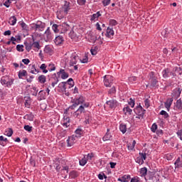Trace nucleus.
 Here are the masks:
<instances>
[{
	"label": "nucleus",
	"mask_w": 182,
	"mask_h": 182,
	"mask_svg": "<svg viewBox=\"0 0 182 182\" xmlns=\"http://www.w3.org/2000/svg\"><path fill=\"white\" fill-rule=\"evenodd\" d=\"M134 113H136V114H138V116H144V113H146V110L143 109V107H141V105L136 107L134 109Z\"/></svg>",
	"instance_id": "10"
},
{
	"label": "nucleus",
	"mask_w": 182,
	"mask_h": 182,
	"mask_svg": "<svg viewBox=\"0 0 182 182\" xmlns=\"http://www.w3.org/2000/svg\"><path fill=\"white\" fill-rule=\"evenodd\" d=\"M102 4L104 6H107V5L110 4V0H103Z\"/></svg>",
	"instance_id": "64"
},
{
	"label": "nucleus",
	"mask_w": 182,
	"mask_h": 182,
	"mask_svg": "<svg viewBox=\"0 0 182 182\" xmlns=\"http://www.w3.org/2000/svg\"><path fill=\"white\" fill-rule=\"evenodd\" d=\"M77 59H79V56L76 55H73L70 60V66H73L76 65V63H77Z\"/></svg>",
	"instance_id": "16"
},
{
	"label": "nucleus",
	"mask_w": 182,
	"mask_h": 182,
	"mask_svg": "<svg viewBox=\"0 0 182 182\" xmlns=\"http://www.w3.org/2000/svg\"><path fill=\"white\" fill-rule=\"evenodd\" d=\"M123 112H124V114H126L127 116L129 114H132V112H133V110H132V109H130V107L129 106H127V107H124Z\"/></svg>",
	"instance_id": "26"
},
{
	"label": "nucleus",
	"mask_w": 182,
	"mask_h": 182,
	"mask_svg": "<svg viewBox=\"0 0 182 182\" xmlns=\"http://www.w3.org/2000/svg\"><path fill=\"white\" fill-rule=\"evenodd\" d=\"M86 163H87V159L85 156L80 161V166H85Z\"/></svg>",
	"instance_id": "45"
},
{
	"label": "nucleus",
	"mask_w": 182,
	"mask_h": 182,
	"mask_svg": "<svg viewBox=\"0 0 182 182\" xmlns=\"http://www.w3.org/2000/svg\"><path fill=\"white\" fill-rule=\"evenodd\" d=\"M113 83V77L112 75H105L104 85L106 87H110Z\"/></svg>",
	"instance_id": "5"
},
{
	"label": "nucleus",
	"mask_w": 182,
	"mask_h": 182,
	"mask_svg": "<svg viewBox=\"0 0 182 182\" xmlns=\"http://www.w3.org/2000/svg\"><path fill=\"white\" fill-rule=\"evenodd\" d=\"M176 168H181L182 167V159L178 158L174 163Z\"/></svg>",
	"instance_id": "24"
},
{
	"label": "nucleus",
	"mask_w": 182,
	"mask_h": 182,
	"mask_svg": "<svg viewBox=\"0 0 182 182\" xmlns=\"http://www.w3.org/2000/svg\"><path fill=\"white\" fill-rule=\"evenodd\" d=\"M104 141H107V140H112V135L109 133V129H107V134L102 138Z\"/></svg>",
	"instance_id": "29"
},
{
	"label": "nucleus",
	"mask_w": 182,
	"mask_h": 182,
	"mask_svg": "<svg viewBox=\"0 0 182 182\" xmlns=\"http://www.w3.org/2000/svg\"><path fill=\"white\" fill-rule=\"evenodd\" d=\"M46 64H42L41 66H40V69L41 70H43V73H48V70H46Z\"/></svg>",
	"instance_id": "43"
},
{
	"label": "nucleus",
	"mask_w": 182,
	"mask_h": 182,
	"mask_svg": "<svg viewBox=\"0 0 182 182\" xmlns=\"http://www.w3.org/2000/svg\"><path fill=\"white\" fill-rule=\"evenodd\" d=\"M89 104H83V105H80L78 109L73 113L74 117H77L79 119L82 113H85V107H89Z\"/></svg>",
	"instance_id": "1"
},
{
	"label": "nucleus",
	"mask_w": 182,
	"mask_h": 182,
	"mask_svg": "<svg viewBox=\"0 0 182 182\" xmlns=\"http://www.w3.org/2000/svg\"><path fill=\"white\" fill-rule=\"evenodd\" d=\"M75 135H74L76 138L80 137L82 134H83V131L81 129H77L75 132Z\"/></svg>",
	"instance_id": "36"
},
{
	"label": "nucleus",
	"mask_w": 182,
	"mask_h": 182,
	"mask_svg": "<svg viewBox=\"0 0 182 182\" xmlns=\"http://www.w3.org/2000/svg\"><path fill=\"white\" fill-rule=\"evenodd\" d=\"M109 25H112V26H116L117 25V21L114 19L109 20Z\"/></svg>",
	"instance_id": "55"
},
{
	"label": "nucleus",
	"mask_w": 182,
	"mask_h": 182,
	"mask_svg": "<svg viewBox=\"0 0 182 182\" xmlns=\"http://www.w3.org/2000/svg\"><path fill=\"white\" fill-rule=\"evenodd\" d=\"M54 42L55 45H62L64 42L63 37L62 36H58L55 37Z\"/></svg>",
	"instance_id": "19"
},
{
	"label": "nucleus",
	"mask_w": 182,
	"mask_h": 182,
	"mask_svg": "<svg viewBox=\"0 0 182 182\" xmlns=\"http://www.w3.org/2000/svg\"><path fill=\"white\" fill-rule=\"evenodd\" d=\"M113 35H114V31H113V28L108 27L107 28L105 36H107V38H112Z\"/></svg>",
	"instance_id": "20"
},
{
	"label": "nucleus",
	"mask_w": 182,
	"mask_h": 182,
	"mask_svg": "<svg viewBox=\"0 0 182 182\" xmlns=\"http://www.w3.org/2000/svg\"><path fill=\"white\" fill-rule=\"evenodd\" d=\"M171 51L173 52V53H176V54L180 53V51H179V50L178 49L177 47L172 48Z\"/></svg>",
	"instance_id": "58"
},
{
	"label": "nucleus",
	"mask_w": 182,
	"mask_h": 182,
	"mask_svg": "<svg viewBox=\"0 0 182 182\" xmlns=\"http://www.w3.org/2000/svg\"><path fill=\"white\" fill-rule=\"evenodd\" d=\"M166 109H167L168 112L170 110V107L171 105H173V98H168L166 102L164 103Z\"/></svg>",
	"instance_id": "21"
},
{
	"label": "nucleus",
	"mask_w": 182,
	"mask_h": 182,
	"mask_svg": "<svg viewBox=\"0 0 182 182\" xmlns=\"http://www.w3.org/2000/svg\"><path fill=\"white\" fill-rule=\"evenodd\" d=\"M88 60H89V58H87V55H85L82 59H80V62L82 63H87Z\"/></svg>",
	"instance_id": "52"
},
{
	"label": "nucleus",
	"mask_w": 182,
	"mask_h": 182,
	"mask_svg": "<svg viewBox=\"0 0 182 182\" xmlns=\"http://www.w3.org/2000/svg\"><path fill=\"white\" fill-rule=\"evenodd\" d=\"M34 116L32 113L27 114L24 116V119H26L27 120H29L30 122H33Z\"/></svg>",
	"instance_id": "30"
},
{
	"label": "nucleus",
	"mask_w": 182,
	"mask_h": 182,
	"mask_svg": "<svg viewBox=\"0 0 182 182\" xmlns=\"http://www.w3.org/2000/svg\"><path fill=\"white\" fill-rule=\"evenodd\" d=\"M5 136H8V137H11L12 134H14V131L12 129H9L4 132Z\"/></svg>",
	"instance_id": "39"
},
{
	"label": "nucleus",
	"mask_w": 182,
	"mask_h": 182,
	"mask_svg": "<svg viewBox=\"0 0 182 182\" xmlns=\"http://www.w3.org/2000/svg\"><path fill=\"white\" fill-rule=\"evenodd\" d=\"M131 182H140V178H139L137 176H135L131 179Z\"/></svg>",
	"instance_id": "62"
},
{
	"label": "nucleus",
	"mask_w": 182,
	"mask_h": 182,
	"mask_svg": "<svg viewBox=\"0 0 182 182\" xmlns=\"http://www.w3.org/2000/svg\"><path fill=\"white\" fill-rule=\"evenodd\" d=\"M1 82V85H6L7 87H9L14 85V79L9 78L8 75L2 77Z\"/></svg>",
	"instance_id": "2"
},
{
	"label": "nucleus",
	"mask_w": 182,
	"mask_h": 182,
	"mask_svg": "<svg viewBox=\"0 0 182 182\" xmlns=\"http://www.w3.org/2000/svg\"><path fill=\"white\" fill-rule=\"evenodd\" d=\"M170 73V70L168 68H166L162 71V76L163 77H168Z\"/></svg>",
	"instance_id": "35"
},
{
	"label": "nucleus",
	"mask_w": 182,
	"mask_h": 182,
	"mask_svg": "<svg viewBox=\"0 0 182 182\" xmlns=\"http://www.w3.org/2000/svg\"><path fill=\"white\" fill-rule=\"evenodd\" d=\"M103 177H104V178H107V176H106V175H105V173H99V175H98V178L100 179V180H103Z\"/></svg>",
	"instance_id": "59"
},
{
	"label": "nucleus",
	"mask_w": 182,
	"mask_h": 182,
	"mask_svg": "<svg viewBox=\"0 0 182 182\" xmlns=\"http://www.w3.org/2000/svg\"><path fill=\"white\" fill-rule=\"evenodd\" d=\"M106 105L109 109H116V107H117V101L112 99L107 101Z\"/></svg>",
	"instance_id": "9"
},
{
	"label": "nucleus",
	"mask_w": 182,
	"mask_h": 182,
	"mask_svg": "<svg viewBox=\"0 0 182 182\" xmlns=\"http://www.w3.org/2000/svg\"><path fill=\"white\" fill-rule=\"evenodd\" d=\"M119 130L122 132V133H123V134H124V133L127 132V127H126V124H121L119 125Z\"/></svg>",
	"instance_id": "34"
},
{
	"label": "nucleus",
	"mask_w": 182,
	"mask_h": 182,
	"mask_svg": "<svg viewBox=\"0 0 182 182\" xmlns=\"http://www.w3.org/2000/svg\"><path fill=\"white\" fill-rule=\"evenodd\" d=\"M149 83L151 87H154L157 83H159V80H157V77L154 75V72H151L149 74Z\"/></svg>",
	"instance_id": "3"
},
{
	"label": "nucleus",
	"mask_w": 182,
	"mask_h": 182,
	"mask_svg": "<svg viewBox=\"0 0 182 182\" xmlns=\"http://www.w3.org/2000/svg\"><path fill=\"white\" fill-rule=\"evenodd\" d=\"M58 28H59V26H58V24L53 25L52 29L53 31H54L55 33H58V32H59V29Z\"/></svg>",
	"instance_id": "46"
},
{
	"label": "nucleus",
	"mask_w": 182,
	"mask_h": 182,
	"mask_svg": "<svg viewBox=\"0 0 182 182\" xmlns=\"http://www.w3.org/2000/svg\"><path fill=\"white\" fill-rule=\"evenodd\" d=\"M46 26V25L45 24V23H42V21H37V23L36 24H34V27L36 28V30L38 31H43V29H45V27Z\"/></svg>",
	"instance_id": "12"
},
{
	"label": "nucleus",
	"mask_w": 182,
	"mask_h": 182,
	"mask_svg": "<svg viewBox=\"0 0 182 182\" xmlns=\"http://www.w3.org/2000/svg\"><path fill=\"white\" fill-rule=\"evenodd\" d=\"M95 157V154H93V153H91V154H88L87 155V160H92V159Z\"/></svg>",
	"instance_id": "61"
},
{
	"label": "nucleus",
	"mask_w": 182,
	"mask_h": 182,
	"mask_svg": "<svg viewBox=\"0 0 182 182\" xmlns=\"http://www.w3.org/2000/svg\"><path fill=\"white\" fill-rule=\"evenodd\" d=\"M77 106H79V105H77V104L75 103L74 101L73 104L71 106H70L67 110H69V109H70L71 110H75V109H76V107H77Z\"/></svg>",
	"instance_id": "47"
},
{
	"label": "nucleus",
	"mask_w": 182,
	"mask_h": 182,
	"mask_svg": "<svg viewBox=\"0 0 182 182\" xmlns=\"http://www.w3.org/2000/svg\"><path fill=\"white\" fill-rule=\"evenodd\" d=\"M140 174L141 177H145V176L147 174V168L144 167L141 168Z\"/></svg>",
	"instance_id": "38"
},
{
	"label": "nucleus",
	"mask_w": 182,
	"mask_h": 182,
	"mask_svg": "<svg viewBox=\"0 0 182 182\" xmlns=\"http://www.w3.org/2000/svg\"><path fill=\"white\" fill-rule=\"evenodd\" d=\"M100 16H102V14L100 11H97L96 14L91 16L90 21H92V22H96V21L99 19Z\"/></svg>",
	"instance_id": "17"
},
{
	"label": "nucleus",
	"mask_w": 182,
	"mask_h": 182,
	"mask_svg": "<svg viewBox=\"0 0 182 182\" xmlns=\"http://www.w3.org/2000/svg\"><path fill=\"white\" fill-rule=\"evenodd\" d=\"M64 117H63V127H69L70 126V118H69V117H68V109L65 110V113H64Z\"/></svg>",
	"instance_id": "7"
},
{
	"label": "nucleus",
	"mask_w": 182,
	"mask_h": 182,
	"mask_svg": "<svg viewBox=\"0 0 182 182\" xmlns=\"http://www.w3.org/2000/svg\"><path fill=\"white\" fill-rule=\"evenodd\" d=\"M24 105L26 107L30 108L31 107V97H24Z\"/></svg>",
	"instance_id": "25"
},
{
	"label": "nucleus",
	"mask_w": 182,
	"mask_h": 182,
	"mask_svg": "<svg viewBox=\"0 0 182 182\" xmlns=\"http://www.w3.org/2000/svg\"><path fill=\"white\" fill-rule=\"evenodd\" d=\"M60 9L68 14L69 11H70V3L67 1H64V5H63Z\"/></svg>",
	"instance_id": "13"
},
{
	"label": "nucleus",
	"mask_w": 182,
	"mask_h": 182,
	"mask_svg": "<svg viewBox=\"0 0 182 182\" xmlns=\"http://www.w3.org/2000/svg\"><path fill=\"white\" fill-rule=\"evenodd\" d=\"M38 82H40V83H45V82H46V76L43 75H40L38 77Z\"/></svg>",
	"instance_id": "40"
},
{
	"label": "nucleus",
	"mask_w": 182,
	"mask_h": 182,
	"mask_svg": "<svg viewBox=\"0 0 182 182\" xmlns=\"http://www.w3.org/2000/svg\"><path fill=\"white\" fill-rule=\"evenodd\" d=\"M7 143H9L8 139L4 137V136H0V146H6Z\"/></svg>",
	"instance_id": "22"
},
{
	"label": "nucleus",
	"mask_w": 182,
	"mask_h": 182,
	"mask_svg": "<svg viewBox=\"0 0 182 182\" xmlns=\"http://www.w3.org/2000/svg\"><path fill=\"white\" fill-rule=\"evenodd\" d=\"M24 130H26V132H32V127L29 125H25Z\"/></svg>",
	"instance_id": "57"
},
{
	"label": "nucleus",
	"mask_w": 182,
	"mask_h": 182,
	"mask_svg": "<svg viewBox=\"0 0 182 182\" xmlns=\"http://www.w3.org/2000/svg\"><path fill=\"white\" fill-rule=\"evenodd\" d=\"M28 75V73L25 70H20L18 72V77L19 79H22L24 76H26Z\"/></svg>",
	"instance_id": "33"
},
{
	"label": "nucleus",
	"mask_w": 182,
	"mask_h": 182,
	"mask_svg": "<svg viewBox=\"0 0 182 182\" xmlns=\"http://www.w3.org/2000/svg\"><path fill=\"white\" fill-rule=\"evenodd\" d=\"M44 39L48 42V41H52L53 39V35L50 32V28L48 27L44 33Z\"/></svg>",
	"instance_id": "8"
},
{
	"label": "nucleus",
	"mask_w": 182,
	"mask_h": 182,
	"mask_svg": "<svg viewBox=\"0 0 182 182\" xmlns=\"http://www.w3.org/2000/svg\"><path fill=\"white\" fill-rule=\"evenodd\" d=\"M60 73H61V79H68L69 77V74L65 73V70H60Z\"/></svg>",
	"instance_id": "27"
},
{
	"label": "nucleus",
	"mask_w": 182,
	"mask_h": 182,
	"mask_svg": "<svg viewBox=\"0 0 182 182\" xmlns=\"http://www.w3.org/2000/svg\"><path fill=\"white\" fill-rule=\"evenodd\" d=\"M75 143H76V136L75 135L69 136L67 139L68 147H72Z\"/></svg>",
	"instance_id": "11"
},
{
	"label": "nucleus",
	"mask_w": 182,
	"mask_h": 182,
	"mask_svg": "<svg viewBox=\"0 0 182 182\" xmlns=\"http://www.w3.org/2000/svg\"><path fill=\"white\" fill-rule=\"evenodd\" d=\"M30 73H32L33 75H35L36 73H39V71L36 70V68H35V65H31V70L30 71Z\"/></svg>",
	"instance_id": "42"
},
{
	"label": "nucleus",
	"mask_w": 182,
	"mask_h": 182,
	"mask_svg": "<svg viewBox=\"0 0 182 182\" xmlns=\"http://www.w3.org/2000/svg\"><path fill=\"white\" fill-rule=\"evenodd\" d=\"M55 167L57 170V171H58V173H61V174H68V173H69V166H63V168L58 165V164H55Z\"/></svg>",
	"instance_id": "6"
},
{
	"label": "nucleus",
	"mask_w": 182,
	"mask_h": 182,
	"mask_svg": "<svg viewBox=\"0 0 182 182\" xmlns=\"http://www.w3.org/2000/svg\"><path fill=\"white\" fill-rule=\"evenodd\" d=\"M129 106H131V107H134V100L130 98V101L129 102Z\"/></svg>",
	"instance_id": "63"
},
{
	"label": "nucleus",
	"mask_w": 182,
	"mask_h": 182,
	"mask_svg": "<svg viewBox=\"0 0 182 182\" xmlns=\"http://www.w3.org/2000/svg\"><path fill=\"white\" fill-rule=\"evenodd\" d=\"M130 175H124V176L119 178L118 181L121 182H127L130 181Z\"/></svg>",
	"instance_id": "23"
},
{
	"label": "nucleus",
	"mask_w": 182,
	"mask_h": 182,
	"mask_svg": "<svg viewBox=\"0 0 182 182\" xmlns=\"http://www.w3.org/2000/svg\"><path fill=\"white\" fill-rule=\"evenodd\" d=\"M16 17H15V16H11L10 18H9V23L10 25H11L12 26H14V25H15V23H16Z\"/></svg>",
	"instance_id": "31"
},
{
	"label": "nucleus",
	"mask_w": 182,
	"mask_h": 182,
	"mask_svg": "<svg viewBox=\"0 0 182 182\" xmlns=\"http://www.w3.org/2000/svg\"><path fill=\"white\" fill-rule=\"evenodd\" d=\"M74 102H75L78 106L79 105L83 106V105L89 104V102H85V98L83 97H80L79 98L74 100Z\"/></svg>",
	"instance_id": "14"
},
{
	"label": "nucleus",
	"mask_w": 182,
	"mask_h": 182,
	"mask_svg": "<svg viewBox=\"0 0 182 182\" xmlns=\"http://www.w3.org/2000/svg\"><path fill=\"white\" fill-rule=\"evenodd\" d=\"M45 100V92L41 90L38 92V100Z\"/></svg>",
	"instance_id": "37"
},
{
	"label": "nucleus",
	"mask_w": 182,
	"mask_h": 182,
	"mask_svg": "<svg viewBox=\"0 0 182 182\" xmlns=\"http://www.w3.org/2000/svg\"><path fill=\"white\" fill-rule=\"evenodd\" d=\"M58 82H59V80L58 79V77L54 78V81L52 82L51 86L53 87H55V85H58Z\"/></svg>",
	"instance_id": "60"
},
{
	"label": "nucleus",
	"mask_w": 182,
	"mask_h": 182,
	"mask_svg": "<svg viewBox=\"0 0 182 182\" xmlns=\"http://www.w3.org/2000/svg\"><path fill=\"white\" fill-rule=\"evenodd\" d=\"M160 114H161V116H164V119H167V117H168V113L164 110H161L160 112Z\"/></svg>",
	"instance_id": "50"
},
{
	"label": "nucleus",
	"mask_w": 182,
	"mask_h": 182,
	"mask_svg": "<svg viewBox=\"0 0 182 182\" xmlns=\"http://www.w3.org/2000/svg\"><path fill=\"white\" fill-rule=\"evenodd\" d=\"M70 178H76L77 177V172L73 171L70 173Z\"/></svg>",
	"instance_id": "44"
},
{
	"label": "nucleus",
	"mask_w": 182,
	"mask_h": 182,
	"mask_svg": "<svg viewBox=\"0 0 182 182\" xmlns=\"http://www.w3.org/2000/svg\"><path fill=\"white\" fill-rule=\"evenodd\" d=\"M134 146H136V141L134 140L132 142H129L127 144L128 150H133L134 149Z\"/></svg>",
	"instance_id": "32"
},
{
	"label": "nucleus",
	"mask_w": 182,
	"mask_h": 182,
	"mask_svg": "<svg viewBox=\"0 0 182 182\" xmlns=\"http://www.w3.org/2000/svg\"><path fill=\"white\" fill-rule=\"evenodd\" d=\"M151 130L153 133H156V130H157V125L156 124H153L151 127Z\"/></svg>",
	"instance_id": "56"
},
{
	"label": "nucleus",
	"mask_w": 182,
	"mask_h": 182,
	"mask_svg": "<svg viewBox=\"0 0 182 182\" xmlns=\"http://www.w3.org/2000/svg\"><path fill=\"white\" fill-rule=\"evenodd\" d=\"M20 25H21V28L23 29H24V31H28V25H26V23H25V22H23V21L21 22Z\"/></svg>",
	"instance_id": "49"
},
{
	"label": "nucleus",
	"mask_w": 182,
	"mask_h": 182,
	"mask_svg": "<svg viewBox=\"0 0 182 182\" xmlns=\"http://www.w3.org/2000/svg\"><path fill=\"white\" fill-rule=\"evenodd\" d=\"M33 48H36V49H41V45L39 44V42L36 41L33 43Z\"/></svg>",
	"instance_id": "53"
},
{
	"label": "nucleus",
	"mask_w": 182,
	"mask_h": 182,
	"mask_svg": "<svg viewBox=\"0 0 182 182\" xmlns=\"http://www.w3.org/2000/svg\"><path fill=\"white\" fill-rule=\"evenodd\" d=\"M144 105H145V107L146 109H149V107H150V100H149V99H146L144 100Z\"/></svg>",
	"instance_id": "54"
},
{
	"label": "nucleus",
	"mask_w": 182,
	"mask_h": 182,
	"mask_svg": "<svg viewBox=\"0 0 182 182\" xmlns=\"http://www.w3.org/2000/svg\"><path fill=\"white\" fill-rule=\"evenodd\" d=\"M66 14L62 9L57 11V18L58 19H63L64 16H66Z\"/></svg>",
	"instance_id": "18"
},
{
	"label": "nucleus",
	"mask_w": 182,
	"mask_h": 182,
	"mask_svg": "<svg viewBox=\"0 0 182 182\" xmlns=\"http://www.w3.org/2000/svg\"><path fill=\"white\" fill-rule=\"evenodd\" d=\"M60 28H61L62 33H65V32H68L70 29V26L67 23H63L60 26Z\"/></svg>",
	"instance_id": "15"
},
{
	"label": "nucleus",
	"mask_w": 182,
	"mask_h": 182,
	"mask_svg": "<svg viewBox=\"0 0 182 182\" xmlns=\"http://www.w3.org/2000/svg\"><path fill=\"white\" fill-rule=\"evenodd\" d=\"M48 69L49 72H52L55 70V69H56V68L55 67V64H49Z\"/></svg>",
	"instance_id": "48"
},
{
	"label": "nucleus",
	"mask_w": 182,
	"mask_h": 182,
	"mask_svg": "<svg viewBox=\"0 0 182 182\" xmlns=\"http://www.w3.org/2000/svg\"><path fill=\"white\" fill-rule=\"evenodd\" d=\"M176 109H178L179 110H181V109H182V102H181V100H178L176 101Z\"/></svg>",
	"instance_id": "41"
},
{
	"label": "nucleus",
	"mask_w": 182,
	"mask_h": 182,
	"mask_svg": "<svg viewBox=\"0 0 182 182\" xmlns=\"http://www.w3.org/2000/svg\"><path fill=\"white\" fill-rule=\"evenodd\" d=\"M173 72L175 73V76H177V75H181L182 70L180 67H175L173 68Z\"/></svg>",
	"instance_id": "28"
},
{
	"label": "nucleus",
	"mask_w": 182,
	"mask_h": 182,
	"mask_svg": "<svg viewBox=\"0 0 182 182\" xmlns=\"http://www.w3.org/2000/svg\"><path fill=\"white\" fill-rule=\"evenodd\" d=\"M16 49L18 52H23V45H17Z\"/></svg>",
	"instance_id": "51"
},
{
	"label": "nucleus",
	"mask_w": 182,
	"mask_h": 182,
	"mask_svg": "<svg viewBox=\"0 0 182 182\" xmlns=\"http://www.w3.org/2000/svg\"><path fill=\"white\" fill-rule=\"evenodd\" d=\"M74 85H75V82H73V79L70 78L67 82H61L60 84V86H63V89H64V90H66V87H68V86L69 89H70V87H73Z\"/></svg>",
	"instance_id": "4"
}]
</instances>
